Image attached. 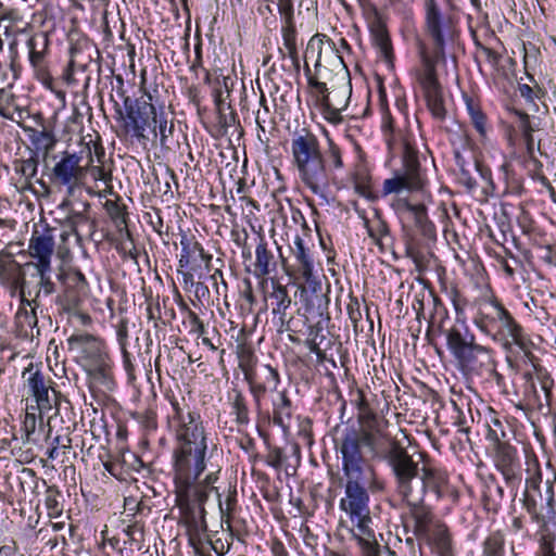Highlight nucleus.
<instances>
[{"mask_svg":"<svg viewBox=\"0 0 556 556\" xmlns=\"http://www.w3.org/2000/svg\"><path fill=\"white\" fill-rule=\"evenodd\" d=\"M170 404L173 413L168 424L176 437L173 452L176 501L190 522L197 529L205 530L204 504L212 493L217 495L222 517L231 509V500L228 498L224 507L215 486L222 471L217 446L208 444L201 416L184 399L181 402L174 400Z\"/></svg>","mask_w":556,"mask_h":556,"instance_id":"1","label":"nucleus"},{"mask_svg":"<svg viewBox=\"0 0 556 556\" xmlns=\"http://www.w3.org/2000/svg\"><path fill=\"white\" fill-rule=\"evenodd\" d=\"M291 153L301 181L313 193L325 195L332 179V170L343 167L340 148L329 141L324 154L318 138L302 129L292 137Z\"/></svg>","mask_w":556,"mask_h":556,"instance_id":"2","label":"nucleus"},{"mask_svg":"<svg viewBox=\"0 0 556 556\" xmlns=\"http://www.w3.org/2000/svg\"><path fill=\"white\" fill-rule=\"evenodd\" d=\"M526 488L522 503L535 520L553 517L556 506V473L542 480L541 466L534 455L526 456Z\"/></svg>","mask_w":556,"mask_h":556,"instance_id":"3","label":"nucleus"},{"mask_svg":"<svg viewBox=\"0 0 556 556\" xmlns=\"http://www.w3.org/2000/svg\"><path fill=\"white\" fill-rule=\"evenodd\" d=\"M346 479L345 495L340 501V508L349 516L352 523L350 531L362 549L374 548L379 544L370 527L368 494L361 484L362 478Z\"/></svg>","mask_w":556,"mask_h":556,"instance_id":"4","label":"nucleus"},{"mask_svg":"<svg viewBox=\"0 0 556 556\" xmlns=\"http://www.w3.org/2000/svg\"><path fill=\"white\" fill-rule=\"evenodd\" d=\"M475 324L493 341L501 343L505 350H510L514 345L520 349L526 346L522 327L498 301L490 303L489 312H480Z\"/></svg>","mask_w":556,"mask_h":556,"instance_id":"5","label":"nucleus"},{"mask_svg":"<svg viewBox=\"0 0 556 556\" xmlns=\"http://www.w3.org/2000/svg\"><path fill=\"white\" fill-rule=\"evenodd\" d=\"M22 378L27 394L34 399L35 405H27L26 426L35 428V410H38L41 418L51 419L58 414V395L51 386V380L46 378L41 370L30 364L23 371Z\"/></svg>","mask_w":556,"mask_h":556,"instance_id":"6","label":"nucleus"},{"mask_svg":"<svg viewBox=\"0 0 556 556\" xmlns=\"http://www.w3.org/2000/svg\"><path fill=\"white\" fill-rule=\"evenodd\" d=\"M446 342L450 352L464 366L473 367L491 363V350L477 344L472 334L463 333L458 328L453 327L446 332Z\"/></svg>","mask_w":556,"mask_h":556,"instance_id":"7","label":"nucleus"},{"mask_svg":"<svg viewBox=\"0 0 556 556\" xmlns=\"http://www.w3.org/2000/svg\"><path fill=\"white\" fill-rule=\"evenodd\" d=\"M425 184L415 152L407 150L404 155L403 168L392 178L384 180L382 192L388 195L403 191H424Z\"/></svg>","mask_w":556,"mask_h":556,"instance_id":"8","label":"nucleus"},{"mask_svg":"<svg viewBox=\"0 0 556 556\" xmlns=\"http://www.w3.org/2000/svg\"><path fill=\"white\" fill-rule=\"evenodd\" d=\"M426 31L434 42L437 54H443L444 46L454 37V25L450 16L442 14L435 0L425 1Z\"/></svg>","mask_w":556,"mask_h":556,"instance_id":"9","label":"nucleus"},{"mask_svg":"<svg viewBox=\"0 0 556 556\" xmlns=\"http://www.w3.org/2000/svg\"><path fill=\"white\" fill-rule=\"evenodd\" d=\"M309 85L316 90L321 97L323 109L321 113L325 119L331 124H340L342 122L341 112L346 109L351 89L349 86H342L340 88L328 91L327 85L323 81H318L313 77L308 79Z\"/></svg>","mask_w":556,"mask_h":556,"instance_id":"10","label":"nucleus"},{"mask_svg":"<svg viewBox=\"0 0 556 556\" xmlns=\"http://www.w3.org/2000/svg\"><path fill=\"white\" fill-rule=\"evenodd\" d=\"M390 465L396 478L399 494L409 497L414 494L415 480H418V465L402 447H393L389 456Z\"/></svg>","mask_w":556,"mask_h":556,"instance_id":"11","label":"nucleus"},{"mask_svg":"<svg viewBox=\"0 0 556 556\" xmlns=\"http://www.w3.org/2000/svg\"><path fill=\"white\" fill-rule=\"evenodd\" d=\"M151 94H146L136 103L128 105V99L125 101L126 118L125 127L137 138H144L147 128L152 127V121L157 113L156 108L151 103Z\"/></svg>","mask_w":556,"mask_h":556,"instance_id":"12","label":"nucleus"},{"mask_svg":"<svg viewBox=\"0 0 556 556\" xmlns=\"http://www.w3.org/2000/svg\"><path fill=\"white\" fill-rule=\"evenodd\" d=\"M361 444H363L361 434L354 428H346L338 442V448L343 460V471L346 477L362 478L363 456Z\"/></svg>","mask_w":556,"mask_h":556,"instance_id":"13","label":"nucleus"},{"mask_svg":"<svg viewBox=\"0 0 556 556\" xmlns=\"http://www.w3.org/2000/svg\"><path fill=\"white\" fill-rule=\"evenodd\" d=\"M53 180L66 187L67 197H72L76 187L85 176V167L80 166V157L64 153L52 168Z\"/></svg>","mask_w":556,"mask_h":556,"instance_id":"14","label":"nucleus"},{"mask_svg":"<svg viewBox=\"0 0 556 556\" xmlns=\"http://www.w3.org/2000/svg\"><path fill=\"white\" fill-rule=\"evenodd\" d=\"M315 59V68L324 66V62L333 67H344L342 56L338 54L334 45L325 35L313 36L306 47L305 60Z\"/></svg>","mask_w":556,"mask_h":556,"instance_id":"15","label":"nucleus"},{"mask_svg":"<svg viewBox=\"0 0 556 556\" xmlns=\"http://www.w3.org/2000/svg\"><path fill=\"white\" fill-rule=\"evenodd\" d=\"M403 500L409 507V514L414 520L415 534L420 538L429 536L430 531L434 528V523L440 521L433 517L430 508L424 505L421 489H417L414 491V494L409 495V497H403Z\"/></svg>","mask_w":556,"mask_h":556,"instance_id":"16","label":"nucleus"},{"mask_svg":"<svg viewBox=\"0 0 556 556\" xmlns=\"http://www.w3.org/2000/svg\"><path fill=\"white\" fill-rule=\"evenodd\" d=\"M364 14L368 22L375 47L378 49L381 58L386 62L391 63L393 58L391 40L378 9L372 4H368L364 7Z\"/></svg>","mask_w":556,"mask_h":556,"instance_id":"17","label":"nucleus"},{"mask_svg":"<svg viewBox=\"0 0 556 556\" xmlns=\"http://www.w3.org/2000/svg\"><path fill=\"white\" fill-rule=\"evenodd\" d=\"M359 424L361 428L357 431L361 434L363 445L374 457L382 454L390 441L386 432V422L375 417Z\"/></svg>","mask_w":556,"mask_h":556,"instance_id":"18","label":"nucleus"},{"mask_svg":"<svg viewBox=\"0 0 556 556\" xmlns=\"http://www.w3.org/2000/svg\"><path fill=\"white\" fill-rule=\"evenodd\" d=\"M420 84L431 114L438 119H443L445 108L441 88L435 77L433 65L430 64L429 60H425V72L420 78Z\"/></svg>","mask_w":556,"mask_h":556,"instance_id":"19","label":"nucleus"},{"mask_svg":"<svg viewBox=\"0 0 556 556\" xmlns=\"http://www.w3.org/2000/svg\"><path fill=\"white\" fill-rule=\"evenodd\" d=\"M28 250L30 256L37 260L36 267L40 279L43 281L51 270V257L54 251L53 237L49 233L33 235Z\"/></svg>","mask_w":556,"mask_h":556,"instance_id":"20","label":"nucleus"},{"mask_svg":"<svg viewBox=\"0 0 556 556\" xmlns=\"http://www.w3.org/2000/svg\"><path fill=\"white\" fill-rule=\"evenodd\" d=\"M28 58L34 68L35 75L43 83L47 84L51 77L47 71V53L49 48V38L47 33H37L33 35L27 41Z\"/></svg>","mask_w":556,"mask_h":556,"instance_id":"21","label":"nucleus"},{"mask_svg":"<svg viewBox=\"0 0 556 556\" xmlns=\"http://www.w3.org/2000/svg\"><path fill=\"white\" fill-rule=\"evenodd\" d=\"M70 343L80 350L81 353L90 355L97 358L98 368L90 369V374L94 375V378L108 379V371L103 361L102 343L94 337L86 333H79L70 338Z\"/></svg>","mask_w":556,"mask_h":556,"instance_id":"22","label":"nucleus"},{"mask_svg":"<svg viewBox=\"0 0 556 556\" xmlns=\"http://www.w3.org/2000/svg\"><path fill=\"white\" fill-rule=\"evenodd\" d=\"M494 463L508 483L514 484L520 481L519 462L515 447L498 443L495 448Z\"/></svg>","mask_w":556,"mask_h":556,"instance_id":"23","label":"nucleus"},{"mask_svg":"<svg viewBox=\"0 0 556 556\" xmlns=\"http://www.w3.org/2000/svg\"><path fill=\"white\" fill-rule=\"evenodd\" d=\"M447 485L446 473L433 467H422L421 475L418 480H415L413 490L421 489L422 497L426 491L434 493L437 500L441 498Z\"/></svg>","mask_w":556,"mask_h":556,"instance_id":"24","label":"nucleus"},{"mask_svg":"<svg viewBox=\"0 0 556 556\" xmlns=\"http://www.w3.org/2000/svg\"><path fill=\"white\" fill-rule=\"evenodd\" d=\"M395 208L404 218L414 220L416 227L425 235L432 233L433 227L428 219L427 208L424 203H410L406 199H400L395 203Z\"/></svg>","mask_w":556,"mask_h":556,"instance_id":"25","label":"nucleus"},{"mask_svg":"<svg viewBox=\"0 0 556 556\" xmlns=\"http://www.w3.org/2000/svg\"><path fill=\"white\" fill-rule=\"evenodd\" d=\"M181 254L179 258L180 267L195 268L201 266V262H205L208 266L212 256L206 254L202 245L193 239L182 236L180 239Z\"/></svg>","mask_w":556,"mask_h":556,"instance_id":"26","label":"nucleus"},{"mask_svg":"<svg viewBox=\"0 0 556 556\" xmlns=\"http://www.w3.org/2000/svg\"><path fill=\"white\" fill-rule=\"evenodd\" d=\"M291 253L296 261L299 273L308 282L313 277L314 262L309 249L305 247L304 240L299 235L294 237Z\"/></svg>","mask_w":556,"mask_h":556,"instance_id":"27","label":"nucleus"},{"mask_svg":"<svg viewBox=\"0 0 556 556\" xmlns=\"http://www.w3.org/2000/svg\"><path fill=\"white\" fill-rule=\"evenodd\" d=\"M433 545L440 556H448L452 551V540L447 528L442 522L434 523L429 536H424Z\"/></svg>","mask_w":556,"mask_h":556,"instance_id":"28","label":"nucleus"},{"mask_svg":"<svg viewBox=\"0 0 556 556\" xmlns=\"http://www.w3.org/2000/svg\"><path fill=\"white\" fill-rule=\"evenodd\" d=\"M15 323L20 331L25 336H28L29 331L36 327L37 316L29 301L21 299V306L15 314Z\"/></svg>","mask_w":556,"mask_h":556,"instance_id":"29","label":"nucleus"},{"mask_svg":"<svg viewBox=\"0 0 556 556\" xmlns=\"http://www.w3.org/2000/svg\"><path fill=\"white\" fill-rule=\"evenodd\" d=\"M26 132L28 134L30 142L38 151L48 153L54 148L56 143V139L53 132L46 128L41 130L35 128H27Z\"/></svg>","mask_w":556,"mask_h":556,"instance_id":"30","label":"nucleus"},{"mask_svg":"<svg viewBox=\"0 0 556 556\" xmlns=\"http://www.w3.org/2000/svg\"><path fill=\"white\" fill-rule=\"evenodd\" d=\"M274 422L282 428L288 427L291 418V402L285 392H278L274 401Z\"/></svg>","mask_w":556,"mask_h":556,"instance_id":"31","label":"nucleus"},{"mask_svg":"<svg viewBox=\"0 0 556 556\" xmlns=\"http://www.w3.org/2000/svg\"><path fill=\"white\" fill-rule=\"evenodd\" d=\"M255 270L258 276H266L269 274L270 263L273 260V254L268 251L267 244L263 238H260V241L255 249Z\"/></svg>","mask_w":556,"mask_h":556,"instance_id":"32","label":"nucleus"},{"mask_svg":"<svg viewBox=\"0 0 556 556\" xmlns=\"http://www.w3.org/2000/svg\"><path fill=\"white\" fill-rule=\"evenodd\" d=\"M21 279L20 266L12 261H0V283H12L15 287Z\"/></svg>","mask_w":556,"mask_h":556,"instance_id":"33","label":"nucleus"},{"mask_svg":"<svg viewBox=\"0 0 556 556\" xmlns=\"http://www.w3.org/2000/svg\"><path fill=\"white\" fill-rule=\"evenodd\" d=\"M21 17L15 11H10L0 16V31L7 37H14L21 31Z\"/></svg>","mask_w":556,"mask_h":556,"instance_id":"34","label":"nucleus"},{"mask_svg":"<svg viewBox=\"0 0 556 556\" xmlns=\"http://www.w3.org/2000/svg\"><path fill=\"white\" fill-rule=\"evenodd\" d=\"M152 123L151 129L154 136H157L159 130L161 146H165L168 137L173 132V125L167 126L166 116L162 111L156 113L155 119H153Z\"/></svg>","mask_w":556,"mask_h":556,"instance_id":"35","label":"nucleus"},{"mask_svg":"<svg viewBox=\"0 0 556 556\" xmlns=\"http://www.w3.org/2000/svg\"><path fill=\"white\" fill-rule=\"evenodd\" d=\"M283 47L287 55L294 62H298L296 31L293 26H287L282 29Z\"/></svg>","mask_w":556,"mask_h":556,"instance_id":"36","label":"nucleus"},{"mask_svg":"<svg viewBox=\"0 0 556 556\" xmlns=\"http://www.w3.org/2000/svg\"><path fill=\"white\" fill-rule=\"evenodd\" d=\"M516 115L519 117V127L526 141L528 152L529 154H532L534 148L532 132L534 131V128L530 124L528 114L516 111Z\"/></svg>","mask_w":556,"mask_h":556,"instance_id":"37","label":"nucleus"},{"mask_svg":"<svg viewBox=\"0 0 556 556\" xmlns=\"http://www.w3.org/2000/svg\"><path fill=\"white\" fill-rule=\"evenodd\" d=\"M484 554L486 556H503L504 540L500 534L490 535L484 542Z\"/></svg>","mask_w":556,"mask_h":556,"instance_id":"38","label":"nucleus"},{"mask_svg":"<svg viewBox=\"0 0 556 556\" xmlns=\"http://www.w3.org/2000/svg\"><path fill=\"white\" fill-rule=\"evenodd\" d=\"M262 374L264 376V381L262 382L261 391H276L280 381L277 370L267 365L263 367Z\"/></svg>","mask_w":556,"mask_h":556,"instance_id":"39","label":"nucleus"},{"mask_svg":"<svg viewBox=\"0 0 556 556\" xmlns=\"http://www.w3.org/2000/svg\"><path fill=\"white\" fill-rule=\"evenodd\" d=\"M355 405L358 409V420L359 422L366 421L369 418H375L376 416L369 409L368 403L365 400V396L361 390L356 392V399L354 400Z\"/></svg>","mask_w":556,"mask_h":556,"instance_id":"40","label":"nucleus"},{"mask_svg":"<svg viewBox=\"0 0 556 556\" xmlns=\"http://www.w3.org/2000/svg\"><path fill=\"white\" fill-rule=\"evenodd\" d=\"M468 110L475 128L479 131L480 135H484L485 121L483 114L479 110L475 109L471 104H468Z\"/></svg>","mask_w":556,"mask_h":556,"instance_id":"41","label":"nucleus"},{"mask_svg":"<svg viewBox=\"0 0 556 556\" xmlns=\"http://www.w3.org/2000/svg\"><path fill=\"white\" fill-rule=\"evenodd\" d=\"M67 283L73 285L77 288L78 292H85L87 287V281L85 276L80 271H72L68 273L66 276Z\"/></svg>","mask_w":556,"mask_h":556,"instance_id":"42","label":"nucleus"},{"mask_svg":"<svg viewBox=\"0 0 556 556\" xmlns=\"http://www.w3.org/2000/svg\"><path fill=\"white\" fill-rule=\"evenodd\" d=\"M26 179H30L37 174V162L34 159H27L21 162L17 169Z\"/></svg>","mask_w":556,"mask_h":556,"instance_id":"43","label":"nucleus"},{"mask_svg":"<svg viewBox=\"0 0 556 556\" xmlns=\"http://www.w3.org/2000/svg\"><path fill=\"white\" fill-rule=\"evenodd\" d=\"M354 189L359 195H362L364 198H367V199L372 198L370 184L367 178L361 179L358 177H355L354 178Z\"/></svg>","mask_w":556,"mask_h":556,"instance_id":"44","label":"nucleus"},{"mask_svg":"<svg viewBox=\"0 0 556 556\" xmlns=\"http://www.w3.org/2000/svg\"><path fill=\"white\" fill-rule=\"evenodd\" d=\"M91 175L96 181H102L105 185V192L108 189H111L110 182H111V174L106 173L103 167L101 166H93L90 169Z\"/></svg>","mask_w":556,"mask_h":556,"instance_id":"45","label":"nucleus"},{"mask_svg":"<svg viewBox=\"0 0 556 556\" xmlns=\"http://www.w3.org/2000/svg\"><path fill=\"white\" fill-rule=\"evenodd\" d=\"M235 407L237 409V416H238V419L241 421V422H247L248 421V408L243 402V400L238 396L235 401Z\"/></svg>","mask_w":556,"mask_h":556,"instance_id":"46","label":"nucleus"},{"mask_svg":"<svg viewBox=\"0 0 556 556\" xmlns=\"http://www.w3.org/2000/svg\"><path fill=\"white\" fill-rule=\"evenodd\" d=\"M365 556H390L392 553L386 546H375L374 548L363 549Z\"/></svg>","mask_w":556,"mask_h":556,"instance_id":"47","label":"nucleus"},{"mask_svg":"<svg viewBox=\"0 0 556 556\" xmlns=\"http://www.w3.org/2000/svg\"><path fill=\"white\" fill-rule=\"evenodd\" d=\"M71 227L75 233H77V226L86 220V217L81 213H73L68 217Z\"/></svg>","mask_w":556,"mask_h":556,"instance_id":"48","label":"nucleus"},{"mask_svg":"<svg viewBox=\"0 0 556 556\" xmlns=\"http://www.w3.org/2000/svg\"><path fill=\"white\" fill-rule=\"evenodd\" d=\"M519 92L522 98H525L527 101L533 100V90L528 85H520L519 86Z\"/></svg>","mask_w":556,"mask_h":556,"instance_id":"49","label":"nucleus"},{"mask_svg":"<svg viewBox=\"0 0 556 556\" xmlns=\"http://www.w3.org/2000/svg\"><path fill=\"white\" fill-rule=\"evenodd\" d=\"M0 115L4 118H12L9 108L4 104V94L0 93Z\"/></svg>","mask_w":556,"mask_h":556,"instance_id":"50","label":"nucleus"},{"mask_svg":"<svg viewBox=\"0 0 556 556\" xmlns=\"http://www.w3.org/2000/svg\"><path fill=\"white\" fill-rule=\"evenodd\" d=\"M382 128L383 130L392 129V117L388 111H383L382 114Z\"/></svg>","mask_w":556,"mask_h":556,"instance_id":"51","label":"nucleus"},{"mask_svg":"<svg viewBox=\"0 0 556 556\" xmlns=\"http://www.w3.org/2000/svg\"><path fill=\"white\" fill-rule=\"evenodd\" d=\"M261 386H262V383H255V382L251 383L252 392L257 401H258L260 395L264 393L261 391Z\"/></svg>","mask_w":556,"mask_h":556,"instance_id":"52","label":"nucleus"},{"mask_svg":"<svg viewBox=\"0 0 556 556\" xmlns=\"http://www.w3.org/2000/svg\"><path fill=\"white\" fill-rule=\"evenodd\" d=\"M7 339L4 337V331L0 326V353H2L7 349Z\"/></svg>","mask_w":556,"mask_h":556,"instance_id":"53","label":"nucleus"},{"mask_svg":"<svg viewBox=\"0 0 556 556\" xmlns=\"http://www.w3.org/2000/svg\"><path fill=\"white\" fill-rule=\"evenodd\" d=\"M541 556H555L553 553L549 544H544L542 547V555Z\"/></svg>","mask_w":556,"mask_h":556,"instance_id":"54","label":"nucleus"},{"mask_svg":"<svg viewBox=\"0 0 556 556\" xmlns=\"http://www.w3.org/2000/svg\"><path fill=\"white\" fill-rule=\"evenodd\" d=\"M47 454H48V457H49L50 459H54V458H56V456H58V447H56V446H53L52 448H50V450L48 451V453H47Z\"/></svg>","mask_w":556,"mask_h":556,"instance_id":"55","label":"nucleus"},{"mask_svg":"<svg viewBox=\"0 0 556 556\" xmlns=\"http://www.w3.org/2000/svg\"><path fill=\"white\" fill-rule=\"evenodd\" d=\"M391 4H395V3H409L412 2L413 0H388Z\"/></svg>","mask_w":556,"mask_h":556,"instance_id":"56","label":"nucleus"},{"mask_svg":"<svg viewBox=\"0 0 556 556\" xmlns=\"http://www.w3.org/2000/svg\"><path fill=\"white\" fill-rule=\"evenodd\" d=\"M470 2L476 9H480V0H470Z\"/></svg>","mask_w":556,"mask_h":556,"instance_id":"57","label":"nucleus"},{"mask_svg":"<svg viewBox=\"0 0 556 556\" xmlns=\"http://www.w3.org/2000/svg\"><path fill=\"white\" fill-rule=\"evenodd\" d=\"M280 304H281V305H283V307L286 308V307H288V306H289V304H290V300H288V301H287V304H285V299H282V300H281V302H280Z\"/></svg>","mask_w":556,"mask_h":556,"instance_id":"58","label":"nucleus"},{"mask_svg":"<svg viewBox=\"0 0 556 556\" xmlns=\"http://www.w3.org/2000/svg\"><path fill=\"white\" fill-rule=\"evenodd\" d=\"M281 8H283V10H287V9H290V5L288 3H285V4H281Z\"/></svg>","mask_w":556,"mask_h":556,"instance_id":"59","label":"nucleus"},{"mask_svg":"<svg viewBox=\"0 0 556 556\" xmlns=\"http://www.w3.org/2000/svg\"><path fill=\"white\" fill-rule=\"evenodd\" d=\"M70 203L68 199L64 200L63 203H62V206H67Z\"/></svg>","mask_w":556,"mask_h":556,"instance_id":"60","label":"nucleus"},{"mask_svg":"<svg viewBox=\"0 0 556 556\" xmlns=\"http://www.w3.org/2000/svg\"><path fill=\"white\" fill-rule=\"evenodd\" d=\"M340 99H341V97H340V96H339V97H337V98H336V103H340Z\"/></svg>","mask_w":556,"mask_h":556,"instance_id":"61","label":"nucleus"},{"mask_svg":"<svg viewBox=\"0 0 556 556\" xmlns=\"http://www.w3.org/2000/svg\"><path fill=\"white\" fill-rule=\"evenodd\" d=\"M553 346L556 350V339L554 340V345Z\"/></svg>","mask_w":556,"mask_h":556,"instance_id":"62","label":"nucleus"}]
</instances>
